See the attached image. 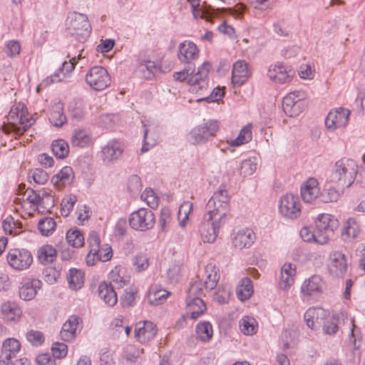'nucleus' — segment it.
Listing matches in <instances>:
<instances>
[{"instance_id":"4c0bfd02","label":"nucleus","mask_w":365,"mask_h":365,"mask_svg":"<svg viewBox=\"0 0 365 365\" xmlns=\"http://www.w3.org/2000/svg\"><path fill=\"white\" fill-rule=\"evenodd\" d=\"M49 120L53 126L58 128L63 126L66 122V117L63 113V108L61 103H59L52 108Z\"/></svg>"},{"instance_id":"a18cd8bd","label":"nucleus","mask_w":365,"mask_h":365,"mask_svg":"<svg viewBox=\"0 0 365 365\" xmlns=\"http://www.w3.org/2000/svg\"><path fill=\"white\" fill-rule=\"evenodd\" d=\"M41 200L38 210L41 212H49L55 205L53 196L44 189L41 190Z\"/></svg>"},{"instance_id":"4468645a","label":"nucleus","mask_w":365,"mask_h":365,"mask_svg":"<svg viewBox=\"0 0 365 365\" xmlns=\"http://www.w3.org/2000/svg\"><path fill=\"white\" fill-rule=\"evenodd\" d=\"M177 56L181 63L195 66L194 61L199 57V49L192 41H184L178 46Z\"/></svg>"},{"instance_id":"69168bd1","label":"nucleus","mask_w":365,"mask_h":365,"mask_svg":"<svg viewBox=\"0 0 365 365\" xmlns=\"http://www.w3.org/2000/svg\"><path fill=\"white\" fill-rule=\"evenodd\" d=\"M43 277L46 282L49 284H53L60 277V270L53 267H48L43 272Z\"/></svg>"},{"instance_id":"2f4dec72","label":"nucleus","mask_w":365,"mask_h":365,"mask_svg":"<svg viewBox=\"0 0 365 365\" xmlns=\"http://www.w3.org/2000/svg\"><path fill=\"white\" fill-rule=\"evenodd\" d=\"M315 225L318 226L320 229H322L328 233L334 235V231L338 227L339 222L333 216L329 214H321L319 215Z\"/></svg>"},{"instance_id":"423d86ee","label":"nucleus","mask_w":365,"mask_h":365,"mask_svg":"<svg viewBox=\"0 0 365 365\" xmlns=\"http://www.w3.org/2000/svg\"><path fill=\"white\" fill-rule=\"evenodd\" d=\"M209 213L206 212L203 220L199 226V232L204 242L212 243L215 241L220 227L226 222V220L217 216L209 217Z\"/></svg>"},{"instance_id":"bb28decb","label":"nucleus","mask_w":365,"mask_h":365,"mask_svg":"<svg viewBox=\"0 0 365 365\" xmlns=\"http://www.w3.org/2000/svg\"><path fill=\"white\" fill-rule=\"evenodd\" d=\"M73 168L70 166L63 167L57 174L51 178L53 185L61 188L71 185L74 179Z\"/></svg>"},{"instance_id":"412c9836","label":"nucleus","mask_w":365,"mask_h":365,"mask_svg":"<svg viewBox=\"0 0 365 365\" xmlns=\"http://www.w3.org/2000/svg\"><path fill=\"white\" fill-rule=\"evenodd\" d=\"M21 349L20 342L14 338L6 339L2 344V365H9L11 360L16 358Z\"/></svg>"},{"instance_id":"9b49d317","label":"nucleus","mask_w":365,"mask_h":365,"mask_svg":"<svg viewBox=\"0 0 365 365\" xmlns=\"http://www.w3.org/2000/svg\"><path fill=\"white\" fill-rule=\"evenodd\" d=\"M305 95L300 91L291 92L284 97L282 100V109L285 114L289 117L299 115L304 108V103L302 101Z\"/></svg>"},{"instance_id":"f257e3e1","label":"nucleus","mask_w":365,"mask_h":365,"mask_svg":"<svg viewBox=\"0 0 365 365\" xmlns=\"http://www.w3.org/2000/svg\"><path fill=\"white\" fill-rule=\"evenodd\" d=\"M7 120L9 124L4 125L2 130L6 134L13 132L16 135H22L35 123L32 116L28 117L27 108L21 102L13 105L7 115Z\"/></svg>"},{"instance_id":"4be33fe9","label":"nucleus","mask_w":365,"mask_h":365,"mask_svg":"<svg viewBox=\"0 0 365 365\" xmlns=\"http://www.w3.org/2000/svg\"><path fill=\"white\" fill-rule=\"evenodd\" d=\"M255 240L254 232L248 228H245L236 232L232 238V244L235 248L242 250L249 248Z\"/></svg>"},{"instance_id":"dca6fc26","label":"nucleus","mask_w":365,"mask_h":365,"mask_svg":"<svg viewBox=\"0 0 365 365\" xmlns=\"http://www.w3.org/2000/svg\"><path fill=\"white\" fill-rule=\"evenodd\" d=\"M294 75V70L288 66L281 64L271 65L267 71V76L276 83L290 82Z\"/></svg>"},{"instance_id":"e2e57ef3","label":"nucleus","mask_w":365,"mask_h":365,"mask_svg":"<svg viewBox=\"0 0 365 365\" xmlns=\"http://www.w3.org/2000/svg\"><path fill=\"white\" fill-rule=\"evenodd\" d=\"M315 242L319 245H324L328 242L329 239L333 236V234L328 233V232L320 229L318 226L315 225L314 229Z\"/></svg>"},{"instance_id":"8fccbe9b","label":"nucleus","mask_w":365,"mask_h":365,"mask_svg":"<svg viewBox=\"0 0 365 365\" xmlns=\"http://www.w3.org/2000/svg\"><path fill=\"white\" fill-rule=\"evenodd\" d=\"M170 295V293L165 289L150 291L148 294V301L150 304L158 305L163 304Z\"/></svg>"},{"instance_id":"3c124183","label":"nucleus","mask_w":365,"mask_h":365,"mask_svg":"<svg viewBox=\"0 0 365 365\" xmlns=\"http://www.w3.org/2000/svg\"><path fill=\"white\" fill-rule=\"evenodd\" d=\"M324 310L320 308H309L304 313V320L306 321L307 325L314 329L315 324L318 322L319 316L323 314Z\"/></svg>"},{"instance_id":"39448f33","label":"nucleus","mask_w":365,"mask_h":365,"mask_svg":"<svg viewBox=\"0 0 365 365\" xmlns=\"http://www.w3.org/2000/svg\"><path fill=\"white\" fill-rule=\"evenodd\" d=\"M207 212L209 217L217 216L226 220L227 214L230 210V197L226 190H218L215 192L207 204Z\"/></svg>"},{"instance_id":"f8f14e48","label":"nucleus","mask_w":365,"mask_h":365,"mask_svg":"<svg viewBox=\"0 0 365 365\" xmlns=\"http://www.w3.org/2000/svg\"><path fill=\"white\" fill-rule=\"evenodd\" d=\"M279 207L281 214L289 219H295L301 213L299 200L293 194L284 195L280 199Z\"/></svg>"},{"instance_id":"aec40b11","label":"nucleus","mask_w":365,"mask_h":365,"mask_svg":"<svg viewBox=\"0 0 365 365\" xmlns=\"http://www.w3.org/2000/svg\"><path fill=\"white\" fill-rule=\"evenodd\" d=\"M1 316L7 323H17L21 319L22 311L14 302H6L1 306Z\"/></svg>"},{"instance_id":"6e6552de","label":"nucleus","mask_w":365,"mask_h":365,"mask_svg":"<svg viewBox=\"0 0 365 365\" xmlns=\"http://www.w3.org/2000/svg\"><path fill=\"white\" fill-rule=\"evenodd\" d=\"M129 225L135 230L145 232L151 230L155 224L154 212L148 208H140L129 216Z\"/></svg>"},{"instance_id":"338daca9","label":"nucleus","mask_w":365,"mask_h":365,"mask_svg":"<svg viewBox=\"0 0 365 365\" xmlns=\"http://www.w3.org/2000/svg\"><path fill=\"white\" fill-rule=\"evenodd\" d=\"M27 340L34 346H40L44 341L42 332L36 330H30L26 334Z\"/></svg>"},{"instance_id":"bf43d9fd","label":"nucleus","mask_w":365,"mask_h":365,"mask_svg":"<svg viewBox=\"0 0 365 365\" xmlns=\"http://www.w3.org/2000/svg\"><path fill=\"white\" fill-rule=\"evenodd\" d=\"M137 290L133 288L125 289L123 294L120 298V302L123 307L133 306Z\"/></svg>"},{"instance_id":"c03bdc74","label":"nucleus","mask_w":365,"mask_h":365,"mask_svg":"<svg viewBox=\"0 0 365 365\" xmlns=\"http://www.w3.org/2000/svg\"><path fill=\"white\" fill-rule=\"evenodd\" d=\"M252 140L251 125L245 126L240 132L237 138L231 140L230 145L232 147L239 146L247 143Z\"/></svg>"},{"instance_id":"7ed1b4c3","label":"nucleus","mask_w":365,"mask_h":365,"mask_svg":"<svg viewBox=\"0 0 365 365\" xmlns=\"http://www.w3.org/2000/svg\"><path fill=\"white\" fill-rule=\"evenodd\" d=\"M66 29L71 36L79 42H83L90 36L91 26L86 14L71 12L66 19Z\"/></svg>"},{"instance_id":"2eb2a0df","label":"nucleus","mask_w":365,"mask_h":365,"mask_svg":"<svg viewBox=\"0 0 365 365\" xmlns=\"http://www.w3.org/2000/svg\"><path fill=\"white\" fill-rule=\"evenodd\" d=\"M329 273L334 277H343L347 271L346 256L341 252L335 251L329 255L327 264Z\"/></svg>"},{"instance_id":"6e6d98bb","label":"nucleus","mask_w":365,"mask_h":365,"mask_svg":"<svg viewBox=\"0 0 365 365\" xmlns=\"http://www.w3.org/2000/svg\"><path fill=\"white\" fill-rule=\"evenodd\" d=\"M346 224V226L344 228L341 232L342 236H346L347 238L351 239L356 237L360 230L355 220L350 218L348 220Z\"/></svg>"},{"instance_id":"0eeeda50","label":"nucleus","mask_w":365,"mask_h":365,"mask_svg":"<svg viewBox=\"0 0 365 365\" xmlns=\"http://www.w3.org/2000/svg\"><path fill=\"white\" fill-rule=\"evenodd\" d=\"M211 65L205 61L201 64L197 71L192 73L188 78L187 83L190 86V91L199 95L205 94L209 89V73Z\"/></svg>"},{"instance_id":"09e8293b","label":"nucleus","mask_w":365,"mask_h":365,"mask_svg":"<svg viewBox=\"0 0 365 365\" xmlns=\"http://www.w3.org/2000/svg\"><path fill=\"white\" fill-rule=\"evenodd\" d=\"M56 222L52 217H45L41 220L38 224V229L40 232L44 236H48L56 229Z\"/></svg>"},{"instance_id":"5701e85b","label":"nucleus","mask_w":365,"mask_h":365,"mask_svg":"<svg viewBox=\"0 0 365 365\" xmlns=\"http://www.w3.org/2000/svg\"><path fill=\"white\" fill-rule=\"evenodd\" d=\"M123 148L120 142L118 140L109 141L101 150L102 159L104 162H113L121 156Z\"/></svg>"},{"instance_id":"f704fd0d","label":"nucleus","mask_w":365,"mask_h":365,"mask_svg":"<svg viewBox=\"0 0 365 365\" xmlns=\"http://www.w3.org/2000/svg\"><path fill=\"white\" fill-rule=\"evenodd\" d=\"M241 332L246 336H252L257 333L258 323L253 317L245 316L239 321Z\"/></svg>"},{"instance_id":"393cba45","label":"nucleus","mask_w":365,"mask_h":365,"mask_svg":"<svg viewBox=\"0 0 365 365\" xmlns=\"http://www.w3.org/2000/svg\"><path fill=\"white\" fill-rule=\"evenodd\" d=\"M76 63V57H73L68 61H64L56 72L42 81L41 86H47L51 83L62 81L63 78L60 77V74L61 73L63 77H66V74L70 73L74 69Z\"/></svg>"},{"instance_id":"6ab92c4d","label":"nucleus","mask_w":365,"mask_h":365,"mask_svg":"<svg viewBox=\"0 0 365 365\" xmlns=\"http://www.w3.org/2000/svg\"><path fill=\"white\" fill-rule=\"evenodd\" d=\"M251 76L249 64L245 61H237L234 63L232 71V83L234 86H241Z\"/></svg>"},{"instance_id":"864d4df0","label":"nucleus","mask_w":365,"mask_h":365,"mask_svg":"<svg viewBox=\"0 0 365 365\" xmlns=\"http://www.w3.org/2000/svg\"><path fill=\"white\" fill-rule=\"evenodd\" d=\"M66 240L73 247H80L83 245L84 237L79 230H71L66 233Z\"/></svg>"},{"instance_id":"7c9ffc66","label":"nucleus","mask_w":365,"mask_h":365,"mask_svg":"<svg viewBox=\"0 0 365 365\" xmlns=\"http://www.w3.org/2000/svg\"><path fill=\"white\" fill-rule=\"evenodd\" d=\"M295 274V269L292 267L291 264H284L280 273L279 281V287L281 289L286 290L294 283V277Z\"/></svg>"},{"instance_id":"c756f323","label":"nucleus","mask_w":365,"mask_h":365,"mask_svg":"<svg viewBox=\"0 0 365 365\" xmlns=\"http://www.w3.org/2000/svg\"><path fill=\"white\" fill-rule=\"evenodd\" d=\"M113 256V250L108 244L101 245L98 252L96 254L88 255L86 257V263L89 266L95 264V260L107 262L109 261Z\"/></svg>"},{"instance_id":"5fc2aeb1","label":"nucleus","mask_w":365,"mask_h":365,"mask_svg":"<svg viewBox=\"0 0 365 365\" xmlns=\"http://www.w3.org/2000/svg\"><path fill=\"white\" fill-rule=\"evenodd\" d=\"M76 202L77 197L75 195L71 194L64 197L61 203V215L63 217L68 216Z\"/></svg>"},{"instance_id":"58836bf2","label":"nucleus","mask_w":365,"mask_h":365,"mask_svg":"<svg viewBox=\"0 0 365 365\" xmlns=\"http://www.w3.org/2000/svg\"><path fill=\"white\" fill-rule=\"evenodd\" d=\"M339 189L327 184L322 191H320L319 200L325 203L336 202L341 195Z\"/></svg>"},{"instance_id":"0e129e2a","label":"nucleus","mask_w":365,"mask_h":365,"mask_svg":"<svg viewBox=\"0 0 365 365\" xmlns=\"http://www.w3.org/2000/svg\"><path fill=\"white\" fill-rule=\"evenodd\" d=\"M88 243L90 247V251L88 255L96 254L101 246V240L96 232L92 231L90 232L88 237Z\"/></svg>"},{"instance_id":"774afa93","label":"nucleus","mask_w":365,"mask_h":365,"mask_svg":"<svg viewBox=\"0 0 365 365\" xmlns=\"http://www.w3.org/2000/svg\"><path fill=\"white\" fill-rule=\"evenodd\" d=\"M51 351L54 358L62 359L67 354L68 346L63 343L56 342L51 347Z\"/></svg>"},{"instance_id":"680f3d73","label":"nucleus","mask_w":365,"mask_h":365,"mask_svg":"<svg viewBox=\"0 0 365 365\" xmlns=\"http://www.w3.org/2000/svg\"><path fill=\"white\" fill-rule=\"evenodd\" d=\"M133 264L138 272L144 271L149 266L148 257L144 254L136 255L133 259Z\"/></svg>"},{"instance_id":"de8ad7c7","label":"nucleus","mask_w":365,"mask_h":365,"mask_svg":"<svg viewBox=\"0 0 365 365\" xmlns=\"http://www.w3.org/2000/svg\"><path fill=\"white\" fill-rule=\"evenodd\" d=\"M68 110L73 118L78 120L85 115L84 106L81 100L73 99L69 104Z\"/></svg>"},{"instance_id":"1a4fd4ad","label":"nucleus","mask_w":365,"mask_h":365,"mask_svg":"<svg viewBox=\"0 0 365 365\" xmlns=\"http://www.w3.org/2000/svg\"><path fill=\"white\" fill-rule=\"evenodd\" d=\"M6 260L11 267L17 271H23L30 267L33 256L26 249H11L6 255Z\"/></svg>"},{"instance_id":"cd10ccee","label":"nucleus","mask_w":365,"mask_h":365,"mask_svg":"<svg viewBox=\"0 0 365 365\" xmlns=\"http://www.w3.org/2000/svg\"><path fill=\"white\" fill-rule=\"evenodd\" d=\"M322 290V280L319 276L313 275L305 280L302 285V293L307 296L319 294Z\"/></svg>"},{"instance_id":"13d9d810","label":"nucleus","mask_w":365,"mask_h":365,"mask_svg":"<svg viewBox=\"0 0 365 365\" xmlns=\"http://www.w3.org/2000/svg\"><path fill=\"white\" fill-rule=\"evenodd\" d=\"M341 317L338 314L333 315L330 320L327 321L323 327V330L327 334L332 335L334 334L339 329L340 325Z\"/></svg>"},{"instance_id":"f3484780","label":"nucleus","mask_w":365,"mask_h":365,"mask_svg":"<svg viewBox=\"0 0 365 365\" xmlns=\"http://www.w3.org/2000/svg\"><path fill=\"white\" fill-rule=\"evenodd\" d=\"M157 328L150 321L139 322L135 324V336L140 343H146L157 334Z\"/></svg>"},{"instance_id":"603ef678","label":"nucleus","mask_w":365,"mask_h":365,"mask_svg":"<svg viewBox=\"0 0 365 365\" xmlns=\"http://www.w3.org/2000/svg\"><path fill=\"white\" fill-rule=\"evenodd\" d=\"M192 208L193 205L190 201H185L180 205L178 216L181 227H184L185 226V222L188 220L189 215L192 212Z\"/></svg>"},{"instance_id":"a878e982","label":"nucleus","mask_w":365,"mask_h":365,"mask_svg":"<svg viewBox=\"0 0 365 365\" xmlns=\"http://www.w3.org/2000/svg\"><path fill=\"white\" fill-rule=\"evenodd\" d=\"M113 285L107 282H102L98 287L99 297L109 307H113L118 302L117 293Z\"/></svg>"},{"instance_id":"ea45409f","label":"nucleus","mask_w":365,"mask_h":365,"mask_svg":"<svg viewBox=\"0 0 365 365\" xmlns=\"http://www.w3.org/2000/svg\"><path fill=\"white\" fill-rule=\"evenodd\" d=\"M71 142L73 146L85 148L91 144V138L86 130H78L73 132Z\"/></svg>"},{"instance_id":"79ce46f5","label":"nucleus","mask_w":365,"mask_h":365,"mask_svg":"<svg viewBox=\"0 0 365 365\" xmlns=\"http://www.w3.org/2000/svg\"><path fill=\"white\" fill-rule=\"evenodd\" d=\"M56 257V249L50 245H46L42 246L39 250L38 260L42 264H50L52 263Z\"/></svg>"},{"instance_id":"c85d7f7f","label":"nucleus","mask_w":365,"mask_h":365,"mask_svg":"<svg viewBox=\"0 0 365 365\" xmlns=\"http://www.w3.org/2000/svg\"><path fill=\"white\" fill-rule=\"evenodd\" d=\"M79 318L76 316H71L63 324L60 332L61 339L65 341H69L76 336V331L78 327Z\"/></svg>"},{"instance_id":"49530a36","label":"nucleus","mask_w":365,"mask_h":365,"mask_svg":"<svg viewBox=\"0 0 365 365\" xmlns=\"http://www.w3.org/2000/svg\"><path fill=\"white\" fill-rule=\"evenodd\" d=\"M196 332L202 341H207L212 336V327L209 322L199 323L196 327Z\"/></svg>"},{"instance_id":"f03ea898","label":"nucleus","mask_w":365,"mask_h":365,"mask_svg":"<svg viewBox=\"0 0 365 365\" xmlns=\"http://www.w3.org/2000/svg\"><path fill=\"white\" fill-rule=\"evenodd\" d=\"M357 172L358 165L355 161L343 158L335 163L330 175V183L341 190L349 187L354 182Z\"/></svg>"},{"instance_id":"72a5a7b5","label":"nucleus","mask_w":365,"mask_h":365,"mask_svg":"<svg viewBox=\"0 0 365 365\" xmlns=\"http://www.w3.org/2000/svg\"><path fill=\"white\" fill-rule=\"evenodd\" d=\"M69 287L73 290H78L84 284L85 277L82 270L76 268H71L67 277Z\"/></svg>"},{"instance_id":"e433bc0d","label":"nucleus","mask_w":365,"mask_h":365,"mask_svg":"<svg viewBox=\"0 0 365 365\" xmlns=\"http://www.w3.org/2000/svg\"><path fill=\"white\" fill-rule=\"evenodd\" d=\"M206 279L204 286L206 289L212 290L217 286L220 279L218 269L212 264H208L205 267Z\"/></svg>"},{"instance_id":"473e14b6","label":"nucleus","mask_w":365,"mask_h":365,"mask_svg":"<svg viewBox=\"0 0 365 365\" xmlns=\"http://www.w3.org/2000/svg\"><path fill=\"white\" fill-rule=\"evenodd\" d=\"M186 304L192 319H197L207 309L206 304L201 298H187Z\"/></svg>"},{"instance_id":"052dcab7","label":"nucleus","mask_w":365,"mask_h":365,"mask_svg":"<svg viewBox=\"0 0 365 365\" xmlns=\"http://www.w3.org/2000/svg\"><path fill=\"white\" fill-rule=\"evenodd\" d=\"M29 179L32 178L35 183L38 185L45 184L48 180V173L42 169L31 170L28 175Z\"/></svg>"},{"instance_id":"4d7b16f0","label":"nucleus","mask_w":365,"mask_h":365,"mask_svg":"<svg viewBox=\"0 0 365 365\" xmlns=\"http://www.w3.org/2000/svg\"><path fill=\"white\" fill-rule=\"evenodd\" d=\"M257 169V163L255 160L246 159L241 163L240 174L245 178L252 175Z\"/></svg>"},{"instance_id":"9d476101","label":"nucleus","mask_w":365,"mask_h":365,"mask_svg":"<svg viewBox=\"0 0 365 365\" xmlns=\"http://www.w3.org/2000/svg\"><path fill=\"white\" fill-rule=\"evenodd\" d=\"M86 83L95 91H103L110 84V78L103 66H93L86 76Z\"/></svg>"},{"instance_id":"37998d69","label":"nucleus","mask_w":365,"mask_h":365,"mask_svg":"<svg viewBox=\"0 0 365 365\" xmlns=\"http://www.w3.org/2000/svg\"><path fill=\"white\" fill-rule=\"evenodd\" d=\"M51 149L54 155L59 159L66 158L69 153L68 144L63 139L53 140Z\"/></svg>"},{"instance_id":"ddd939ff","label":"nucleus","mask_w":365,"mask_h":365,"mask_svg":"<svg viewBox=\"0 0 365 365\" xmlns=\"http://www.w3.org/2000/svg\"><path fill=\"white\" fill-rule=\"evenodd\" d=\"M350 115V111L344 108H338L329 111L326 119L325 126L330 130L334 131L337 128L345 127Z\"/></svg>"},{"instance_id":"a211bd4d","label":"nucleus","mask_w":365,"mask_h":365,"mask_svg":"<svg viewBox=\"0 0 365 365\" xmlns=\"http://www.w3.org/2000/svg\"><path fill=\"white\" fill-rule=\"evenodd\" d=\"M301 197L304 202L312 203L319 199L320 189L319 182L314 178H309L301 185Z\"/></svg>"},{"instance_id":"20e7f679","label":"nucleus","mask_w":365,"mask_h":365,"mask_svg":"<svg viewBox=\"0 0 365 365\" xmlns=\"http://www.w3.org/2000/svg\"><path fill=\"white\" fill-rule=\"evenodd\" d=\"M220 123L209 120L193 128L187 135V140L192 145L203 144L215 136L219 130Z\"/></svg>"},{"instance_id":"c9c22d12","label":"nucleus","mask_w":365,"mask_h":365,"mask_svg":"<svg viewBox=\"0 0 365 365\" xmlns=\"http://www.w3.org/2000/svg\"><path fill=\"white\" fill-rule=\"evenodd\" d=\"M110 282L115 289H119L125 285L129 279L127 276L124 275V270L123 268L115 267L109 274Z\"/></svg>"},{"instance_id":"a19ab883","label":"nucleus","mask_w":365,"mask_h":365,"mask_svg":"<svg viewBox=\"0 0 365 365\" xmlns=\"http://www.w3.org/2000/svg\"><path fill=\"white\" fill-rule=\"evenodd\" d=\"M253 293V286L252 281L248 277H245L240 281V284L237 289L238 298L241 301L248 299Z\"/></svg>"},{"instance_id":"b1692460","label":"nucleus","mask_w":365,"mask_h":365,"mask_svg":"<svg viewBox=\"0 0 365 365\" xmlns=\"http://www.w3.org/2000/svg\"><path fill=\"white\" fill-rule=\"evenodd\" d=\"M42 282L37 279L25 281L19 287V297L25 301L31 300L35 297L37 291L41 289Z\"/></svg>"}]
</instances>
